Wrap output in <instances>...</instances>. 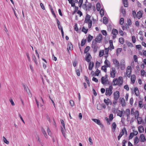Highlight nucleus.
I'll list each match as a JSON object with an SVG mask.
<instances>
[{"label":"nucleus","instance_id":"nucleus-15","mask_svg":"<svg viewBox=\"0 0 146 146\" xmlns=\"http://www.w3.org/2000/svg\"><path fill=\"white\" fill-rule=\"evenodd\" d=\"M119 100H120V102L122 106H125V99L123 98H119Z\"/></svg>","mask_w":146,"mask_h":146},{"label":"nucleus","instance_id":"nucleus-12","mask_svg":"<svg viewBox=\"0 0 146 146\" xmlns=\"http://www.w3.org/2000/svg\"><path fill=\"white\" fill-rule=\"evenodd\" d=\"M112 92L111 90H110L109 89L106 88V96L109 95L110 96L112 94Z\"/></svg>","mask_w":146,"mask_h":146},{"label":"nucleus","instance_id":"nucleus-37","mask_svg":"<svg viewBox=\"0 0 146 146\" xmlns=\"http://www.w3.org/2000/svg\"><path fill=\"white\" fill-rule=\"evenodd\" d=\"M123 112L122 111L118 110L117 112V115L121 117L122 116Z\"/></svg>","mask_w":146,"mask_h":146},{"label":"nucleus","instance_id":"nucleus-38","mask_svg":"<svg viewBox=\"0 0 146 146\" xmlns=\"http://www.w3.org/2000/svg\"><path fill=\"white\" fill-rule=\"evenodd\" d=\"M119 42L121 44H123L124 43V39L122 37L119 38Z\"/></svg>","mask_w":146,"mask_h":146},{"label":"nucleus","instance_id":"nucleus-61","mask_svg":"<svg viewBox=\"0 0 146 146\" xmlns=\"http://www.w3.org/2000/svg\"><path fill=\"white\" fill-rule=\"evenodd\" d=\"M88 29H86L84 27H83L82 31L84 32L85 34H86L88 31Z\"/></svg>","mask_w":146,"mask_h":146},{"label":"nucleus","instance_id":"nucleus-64","mask_svg":"<svg viewBox=\"0 0 146 146\" xmlns=\"http://www.w3.org/2000/svg\"><path fill=\"white\" fill-rule=\"evenodd\" d=\"M70 103L71 105V106L72 107L74 106V101L72 100H70Z\"/></svg>","mask_w":146,"mask_h":146},{"label":"nucleus","instance_id":"nucleus-14","mask_svg":"<svg viewBox=\"0 0 146 146\" xmlns=\"http://www.w3.org/2000/svg\"><path fill=\"white\" fill-rule=\"evenodd\" d=\"M140 141L141 142H144L146 140L144 134H141L140 136Z\"/></svg>","mask_w":146,"mask_h":146},{"label":"nucleus","instance_id":"nucleus-35","mask_svg":"<svg viewBox=\"0 0 146 146\" xmlns=\"http://www.w3.org/2000/svg\"><path fill=\"white\" fill-rule=\"evenodd\" d=\"M90 49V47L89 46H87L84 49V53H87L89 51Z\"/></svg>","mask_w":146,"mask_h":146},{"label":"nucleus","instance_id":"nucleus-56","mask_svg":"<svg viewBox=\"0 0 146 146\" xmlns=\"http://www.w3.org/2000/svg\"><path fill=\"white\" fill-rule=\"evenodd\" d=\"M61 131L62 132V134L65 137V132L64 131V129H63V127H61Z\"/></svg>","mask_w":146,"mask_h":146},{"label":"nucleus","instance_id":"nucleus-53","mask_svg":"<svg viewBox=\"0 0 146 146\" xmlns=\"http://www.w3.org/2000/svg\"><path fill=\"white\" fill-rule=\"evenodd\" d=\"M100 13L101 16H103L104 14V10L103 9H102L100 10Z\"/></svg>","mask_w":146,"mask_h":146},{"label":"nucleus","instance_id":"nucleus-62","mask_svg":"<svg viewBox=\"0 0 146 146\" xmlns=\"http://www.w3.org/2000/svg\"><path fill=\"white\" fill-rule=\"evenodd\" d=\"M101 32L102 33V34L103 35L106 36L107 35V32L106 30H102Z\"/></svg>","mask_w":146,"mask_h":146},{"label":"nucleus","instance_id":"nucleus-49","mask_svg":"<svg viewBox=\"0 0 146 146\" xmlns=\"http://www.w3.org/2000/svg\"><path fill=\"white\" fill-rule=\"evenodd\" d=\"M86 40L82 39L81 42V45L82 46H83L85 44Z\"/></svg>","mask_w":146,"mask_h":146},{"label":"nucleus","instance_id":"nucleus-39","mask_svg":"<svg viewBox=\"0 0 146 146\" xmlns=\"http://www.w3.org/2000/svg\"><path fill=\"white\" fill-rule=\"evenodd\" d=\"M104 51L103 50H100L99 52V56L100 57L102 56L104 54Z\"/></svg>","mask_w":146,"mask_h":146},{"label":"nucleus","instance_id":"nucleus-40","mask_svg":"<svg viewBox=\"0 0 146 146\" xmlns=\"http://www.w3.org/2000/svg\"><path fill=\"white\" fill-rule=\"evenodd\" d=\"M100 63L99 62H98V61H96L95 64L96 68H98L100 66Z\"/></svg>","mask_w":146,"mask_h":146},{"label":"nucleus","instance_id":"nucleus-63","mask_svg":"<svg viewBox=\"0 0 146 146\" xmlns=\"http://www.w3.org/2000/svg\"><path fill=\"white\" fill-rule=\"evenodd\" d=\"M134 133H131L129 135V139H131L133 137L134 135Z\"/></svg>","mask_w":146,"mask_h":146},{"label":"nucleus","instance_id":"nucleus-2","mask_svg":"<svg viewBox=\"0 0 146 146\" xmlns=\"http://www.w3.org/2000/svg\"><path fill=\"white\" fill-rule=\"evenodd\" d=\"M110 46L108 47V48H105V53L107 54H108V52L109 50H111V49H114V47L113 45V41L112 40H110L109 41Z\"/></svg>","mask_w":146,"mask_h":146},{"label":"nucleus","instance_id":"nucleus-30","mask_svg":"<svg viewBox=\"0 0 146 146\" xmlns=\"http://www.w3.org/2000/svg\"><path fill=\"white\" fill-rule=\"evenodd\" d=\"M137 119L138 123L139 124H141L142 121V118L141 117H137Z\"/></svg>","mask_w":146,"mask_h":146},{"label":"nucleus","instance_id":"nucleus-43","mask_svg":"<svg viewBox=\"0 0 146 146\" xmlns=\"http://www.w3.org/2000/svg\"><path fill=\"white\" fill-rule=\"evenodd\" d=\"M97 42L95 41L94 40H93L92 42V46H98L97 44Z\"/></svg>","mask_w":146,"mask_h":146},{"label":"nucleus","instance_id":"nucleus-5","mask_svg":"<svg viewBox=\"0 0 146 146\" xmlns=\"http://www.w3.org/2000/svg\"><path fill=\"white\" fill-rule=\"evenodd\" d=\"M110 72L111 77L114 78L115 76V73H116L115 69L114 68H112Z\"/></svg>","mask_w":146,"mask_h":146},{"label":"nucleus","instance_id":"nucleus-36","mask_svg":"<svg viewBox=\"0 0 146 146\" xmlns=\"http://www.w3.org/2000/svg\"><path fill=\"white\" fill-rule=\"evenodd\" d=\"M130 113V110L129 109H127L126 110V114L127 117H129Z\"/></svg>","mask_w":146,"mask_h":146},{"label":"nucleus","instance_id":"nucleus-34","mask_svg":"<svg viewBox=\"0 0 146 146\" xmlns=\"http://www.w3.org/2000/svg\"><path fill=\"white\" fill-rule=\"evenodd\" d=\"M123 3L125 7H127L128 5L127 0H123Z\"/></svg>","mask_w":146,"mask_h":146},{"label":"nucleus","instance_id":"nucleus-33","mask_svg":"<svg viewBox=\"0 0 146 146\" xmlns=\"http://www.w3.org/2000/svg\"><path fill=\"white\" fill-rule=\"evenodd\" d=\"M93 36H91L90 35H89L87 38L88 41V42H90L92 39Z\"/></svg>","mask_w":146,"mask_h":146},{"label":"nucleus","instance_id":"nucleus-60","mask_svg":"<svg viewBox=\"0 0 146 146\" xmlns=\"http://www.w3.org/2000/svg\"><path fill=\"white\" fill-rule=\"evenodd\" d=\"M131 71V67L130 66H128L127 68L126 72L127 73H128V72L129 71Z\"/></svg>","mask_w":146,"mask_h":146},{"label":"nucleus","instance_id":"nucleus-9","mask_svg":"<svg viewBox=\"0 0 146 146\" xmlns=\"http://www.w3.org/2000/svg\"><path fill=\"white\" fill-rule=\"evenodd\" d=\"M112 82L113 83V85L116 86L118 85L119 86V81L117 78L113 79Z\"/></svg>","mask_w":146,"mask_h":146},{"label":"nucleus","instance_id":"nucleus-48","mask_svg":"<svg viewBox=\"0 0 146 146\" xmlns=\"http://www.w3.org/2000/svg\"><path fill=\"white\" fill-rule=\"evenodd\" d=\"M96 71L95 75L97 76H99V74L100 73V71L99 70L98 68H96Z\"/></svg>","mask_w":146,"mask_h":146},{"label":"nucleus","instance_id":"nucleus-31","mask_svg":"<svg viewBox=\"0 0 146 146\" xmlns=\"http://www.w3.org/2000/svg\"><path fill=\"white\" fill-rule=\"evenodd\" d=\"M104 102L105 103L107 106L108 105L110 102V100L108 98H107V99H104Z\"/></svg>","mask_w":146,"mask_h":146},{"label":"nucleus","instance_id":"nucleus-46","mask_svg":"<svg viewBox=\"0 0 146 146\" xmlns=\"http://www.w3.org/2000/svg\"><path fill=\"white\" fill-rule=\"evenodd\" d=\"M106 68V66L104 65L102 66L101 69L102 70H104L105 72H107Z\"/></svg>","mask_w":146,"mask_h":146},{"label":"nucleus","instance_id":"nucleus-4","mask_svg":"<svg viewBox=\"0 0 146 146\" xmlns=\"http://www.w3.org/2000/svg\"><path fill=\"white\" fill-rule=\"evenodd\" d=\"M102 39V36L101 34H99V35L97 36L95 39V41L97 42L98 43H100Z\"/></svg>","mask_w":146,"mask_h":146},{"label":"nucleus","instance_id":"nucleus-29","mask_svg":"<svg viewBox=\"0 0 146 146\" xmlns=\"http://www.w3.org/2000/svg\"><path fill=\"white\" fill-rule=\"evenodd\" d=\"M108 21V19L106 17H104L103 19V22L105 24H107Z\"/></svg>","mask_w":146,"mask_h":146},{"label":"nucleus","instance_id":"nucleus-44","mask_svg":"<svg viewBox=\"0 0 146 146\" xmlns=\"http://www.w3.org/2000/svg\"><path fill=\"white\" fill-rule=\"evenodd\" d=\"M42 131L43 133L44 134V137H45L46 138L47 136V135L46 133V132L44 130V129L43 128H42Z\"/></svg>","mask_w":146,"mask_h":146},{"label":"nucleus","instance_id":"nucleus-59","mask_svg":"<svg viewBox=\"0 0 146 146\" xmlns=\"http://www.w3.org/2000/svg\"><path fill=\"white\" fill-rule=\"evenodd\" d=\"M133 58L134 61L135 62H138L137 57L136 55H134Z\"/></svg>","mask_w":146,"mask_h":146},{"label":"nucleus","instance_id":"nucleus-32","mask_svg":"<svg viewBox=\"0 0 146 146\" xmlns=\"http://www.w3.org/2000/svg\"><path fill=\"white\" fill-rule=\"evenodd\" d=\"M121 12L123 14V15L125 16V15L126 11L125 9L123 8V7H121Z\"/></svg>","mask_w":146,"mask_h":146},{"label":"nucleus","instance_id":"nucleus-6","mask_svg":"<svg viewBox=\"0 0 146 146\" xmlns=\"http://www.w3.org/2000/svg\"><path fill=\"white\" fill-rule=\"evenodd\" d=\"M23 86L24 90L27 92L30 97H31L32 94L29 89L28 87H26L25 85H24Z\"/></svg>","mask_w":146,"mask_h":146},{"label":"nucleus","instance_id":"nucleus-25","mask_svg":"<svg viewBox=\"0 0 146 146\" xmlns=\"http://www.w3.org/2000/svg\"><path fill=\"white\" fill-rule=\"evenodd\" d=\"M142 11H139L137 12V16L138 19H140L142 17Z\"/></svg>","mask_w":146,"mask_h":146},{"label":"nucleus","instance_id":"nucleus-1","mask_svg":"<svg viewBox=\"0 0 146 146\" xmlns=\"http://www.w3.org/2000/svg\"><path fill=\"white\" fill-rule=\"evenodd\" d=\"M91 7L92 4L90 3H88L87 4H84L82 5V8L87 12L89 11Z\"/></svg>","mask_w":146,"mask_h":146},{"label":"nucleus","instance_id":"nucleus-23","mask_svg":"<svg viewBox=\"0 0 146 146\" xmlns=\"http://www.w3.org/2000/svg\"><path fill=\"white\" fill-rule=\"evenodd\" d=\"M135 76L134 75H132L131 77V81L133 84L135 83Z\"/></svg>","mask_w":146,"mask_h":146},{"label":"nucleus","instance_id":"nucleus-54","mask_svg":"<svg viewBox=\"0 0 146 146\" xmlns=\"http://www.w3.org/2000/svg\"><path fill=\"white\" fill-rule=\"evenodd\" d=\"M3 140L4 143L7 144H8L9 143V141L6 139V138L4 137H3Z\"/></svg>","mask_w":146,"mask_h":146},{"label":"nucleus","instance_id":"nucleus-16","mask_svg":"<svg viewBox=\"0 0 146 146\" xmlns=\"http://www.w3.org/2000/svg\"><path fill=\"white\" fill-rule=\"evenodd\" d=\"M105 66H106V67H110V65L109 61L108 60L106 59L104 62Z\"/></svg>","mask_w":146,"mask_h":146},{"label":"nucleus","instance_id":"nucleus-52","mask_svg":"<svg viewBox=\"0 0 146 146\" xmlns=\"http://www.w3.org/2000/svg\"><path fill=\"white\" fill-rule=\"evenodd\" d=\"M50 10L51 11V12H52V13L53 15V16H54V17L55 18H56V16L55 14V13H54V11L53 10V9H52V8L51 7H50Z\"/></svg>","mask_w":146,"mask_h":146},{"label":"nucleus","instance_id":"nucleus-58","mask_svg":"<svg viewBox=\"0 0 146 146\" xmlns=\"http://www.w3.org/2000/svg\"><path fill=\"white\" fill-rule=\"evenodd\" d=\"M76 72L77 75L78 76H79L80 75V71L79 69H76Z\"/></svg>","mask_w":146,"mask_h":146},{"label":"nucleus","instance_id":"nucleus-10","mask_svg":"<svg viewBox=\"0 0 146 146\" xmlns=\"http://www.w3.org/2000/svg\"><path fill=\"white\" fill-rule=\"evenodd\" d=\"M90 17H91L90 15L88 14H87L85 18L84 23H88L91 20H90Z\"/></svg>","mask_w":146,"mask_h":146},{"label":"nucleus","instance_id":"nucleus-22","mask_svg":"<svg viewBox=\"0 0 146 146\" xmlns=\"http://www.w3.org/2000/svg\"><path fill=\"white\" fill-rule=\"evenodd\" d=\"M138 131L140 133H141L144 132V129L142 125L138 127Z\"/></svg>","mask_w":146,"mask_h":146},{"label":"nucleus","instance_id":"nucleus-51","mask_svg":"<svg viewBox=\"0 0 146 146\" xmlns=\"http://www.w3.org/2000/svg\"><path fill=\"white\" fill-rule=\"evenodd\" d=\"M132 14L134 18H136L137 17V14H136V12L135 11H133Z\"/></svg>","mask_w":146,"mask_h":146},{"label":"nucleus","instance_id":"nucleus-7","mask_svg":"<svg viewBox=\"0 0 146 146\" xmlns=\"http://www.w3.org/2000/svg\"><path fill=\"white\" fill-rule=\"evenodd\" d=\"M113 63L115 65L117 69H119L120 67V64L118 61L117 59L113 60Z\"/></svg>","mask_w":146,"mask_h":146},{"label":"nucleus","instance_id":"nucleus-21","mask_svg":"<svg viewBox=\"0 0 146 146\" xmlns=\"http://www.w3.org/2000/svg\"><path fill=\"white\" fill-rule=\"evenodd\" d=\"M134 92L136 96H139V92L138 88L137 87L134 88Z\"/></svg>","mask_w":146,"mask_h":146},{"label":"nucleus","instance_id":"nucleus-24","mask_svg":"<svg viewBox=\"0 0 146 146\" xmlns=\"http://www.w3.org/2000/svg\"><path fill=\"white\" fill-rule=\"evenodd\" d=\"M112 130L113 131H114L116 129L117 125L115 122H113L112 123Z\"/></svg>","mask_w":146,"mask_h":146},{"label":"nucleus","instance_id":"nucleus-55","mask_svg":"<svg viewBox=\"0 0 146 146\" xmlns=\"http://www.w3.org/2000/svg\"><path fill=\"white\" fill-rule=\"evenodd\" d=\"M122 49L121 48H118L117 49L116 54L117 55L119 53H120L122 51Z\"/></svg>","mask_w":146,"mask_h":146},{"label":"nucleus","instance_id":"nucleus-47","mask_svg":"<svg viewBox=\"0 0 146 146\" xmlns=\"http://www.w3.org/2000/svg\"><path fill=\"white\" fill-rule=\"evenodd\" d=\"M109 118L110 121H111L113 118V115L112 113H111L110 114Z\"/></svg>","mask_w":146,"mask_h":146},{"label":"nucleus","instance_id":"nucleus-18","mask_svg":"<svg viewBox=\"0 0 146 146\" xmlns=\"http://www.w3.org/2000/svg\"><path fill=\"white\" fill-rule=\"evenodd\" d=\"M118 80L119 81V86H120L123 83V77L121 76L119 77Z\"/></svg>","mask_w":146,"mask_h":146},{"label":"nucleus","instance_id":"nucleus-17","mask_svg":"<svg viewBox=\"0 0 146 146\" xmlns=\"http://www.w3.org/2000/svg\"><path fill=\"white\" fill-rule=\"evenodd\" d=\"M124 134V130L123 129H122L121 130V131L120 132V133L119 135V136L117 137L118 140H119L121 137Z\"/></svg>","mask_w":146,"mask_h":146},{"label":"nucleus","instance_id":"nucleus-45","mask_svg":"<svg viewBox=\"0 0 146 146\" xmlns=\"http://www.w3.org/2000/svg\"><path fill=\"white\" fill-rule=\"evenodd\" d=\"M56 18V20L57 21V23L58 26V28L59 29H60V27H62L60 25V22L58 20V19L57 18Z\"/></svg>","mask_w":146,"mask_h":146},{"label":"nucleus","instance_id":"nucleus-20","mask_svg":"<svg viewBox=\"0 0 146 146\" xmlns=\"http://www.w3.org/2000/svg\"><path fill=\"white\" fill-rule=\"evenodd\" d=\"M94 66V63L93 62H90L89 65V69L90 70H92Z\"/></svg>","mask_w":146,"mask_h":146},{"label":"nucleus","instance_id":"nucleus-28","mask_svg":"<svg viewBox=\"0 0 146 146\" xmlns=\"http://www.w3.org/2000/svg\"><path fill=\"white\" fill-rule=\"evenodd\" d=\"M92 47L93 49V51L94 53H96L97 51V49L98 48V46H92Z\"/></svg>","mask_w":146,"mask_h":146},{"label":"nucleus","instance_id":"nucleus-8","mask_svg":"<svg viewBox=\"0 0 146 146\" xmlns=\"http://www.w3.org/2000/svg\"><path fill=\"white\" fill-rule=\"evenodd\" d=\"M119 92L117 91H116L113 94L114 99H118L119 97Z\"/></svg>","mask_w":146,"mask_h":146},{"label":"nucleus","instance_id":"nucleus-26","mask_svg":"<svg viewBox=\"0 0 146 146\" xmlns=\"http://www.w3.org/2000/svg\"><path fill=\"white\" fill-rule=\"evenodd\" d=\"M117 30L115 29H113L112 31V33L114 35L116 36L118 34Z\"/></svg>","mask_w":146,"mask_h":146},{"label":"nucleus","instance_id":"nucleus-42","mask_svg":"<svg viewBox=\"0 0 146 146\" xmlns=\"http://www.w3.org/2000/svg\"><path fill=\"white\" fill-rule=\"evenodd\" d=\"M101 82L102 84H104L106 83V81H105L104 77L102 76V77L101 78Z\"/></svg>","mask_w":146,"mask_h":146},{"label":"nucleus","instance_id":"nucleus-19","mask_svg":"<svg viewBox=\"0 0 146 146\" xmlns=\"http://www.w3.org/2000/svg\"><path fill=\"white\" fill-rule=\"evenodd\" d=\"M68 48H67V49L68 50V52H70L69 51L68 49L70 50H72L73 49V47L72 44L71 43H69L68 45Z\"/></svg>","mask_w":146,"mask_h":146},{"label":"nucleus","instance_id":"nucleus-41","mask_svg":"<svg viewBox=\"0 0 146 146\" xmlns=\"http://www.w3.org/2000/svg\"><path fill=\"white\" fill-rule=\"evenodd\" d=\"M96 9L98 11H99L100 10V3H98L96 4Z\"/></svg>","mask_w":146,"mask_h":146},{"label":"nucleus","instance_id":"nucleus-27","mask_svg":"<svg viewBox=\"0 0 146 146\" xmlns=\"http://www.w3.org/2000/svg\"><path fill=\"white\" fill-rule=\"evenodd\" d=\"M139 141V139L137 136L135 137L134 139V144L136 145Z\"/></svg>","mask_w":146,"mask_h":146},{"label":"nucleus","instance_id":"nucleus-11","mask_svg":"<svg viewBox=\"0 0 146 146\" xmlns=\"http://www.w3.org/2000/svg\"><path fill=\"white\" fill-rule=\"evenodd\" d=\"M120 68L121 70H123L125 68V63L124 60H121L120 62Z\"/></svg>","mask_w":146,"mask_h":146},{"label":"nucleus","instance_id":"nucleus-3","mask_svg":"<svg viewBox=\"0 0 146 146\" xmlns=\"http://www.w3.org/2000/svg\"><path fill=\"white\" fill-rule=\"evenodd\" d=\"M92 120L95 123H96L98 125H100V127L103 129L104 128V126L102 124L99 119H92Z\"/></svg>","mask_w":146,"mask_h":146},{"label":"nucleus","instance_id":"nucleus-50","mask_svg":"<svg viewBox=\"0 0 146 146\" xmlns=\"http://www.w3.org/2000/svg\"><path fill=\"white\" fill-rule=\"evenodd\" d=\"M139 106L140 108L143 107V102L142 101H139Z\"/></svg>","mask_w":146,"mask_h":146},{"label":"nucleus","instance_id":"nucleus-13","mask_svg":"<svg viewBox=\"0 0 146 146\" xmlns=\"http://www.w3.org/2000/svg\"><path fill=\"white\" fill-rule=\"evenodd\" d=\"M91 58V56L90 54L88 53L86 54V60L88 62H89L90 61V58Z\"/></svg>","mask_w":146,"mask_h":146},{"label":"nucleus","instance_id":"nucleus-57","mask_svg":"<svg viewBox=\"0 0 146 146\" xmlns=\"http://www.w3.org/2000/svg\"><path fill=\"white\" fill-rule=\"evenodd\" d=\"M119 23L120 24L122 25H123L124 23V19L123 18H121L119 21Z\"/></svg>","mask_w":146,"mask_h":146}]
</instances>
